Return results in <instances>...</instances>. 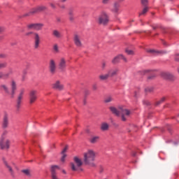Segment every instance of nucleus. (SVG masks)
Returning a JSON list of instances; mask_svg holds the SVG:
<instances>
[{"instance_id": "obj_42", "label": "nucleus", "mask_w": 179, "mask_h": 179, "mask_svg": "<svg viewBox=\"0 0 179 179\" xmlns=\"http://www.w3.org/2000/svg\"><path fill=\"white\" fill-rule=\"evenodd\" d=\"M3 31H5V27H0V34H1V33H3Z\"/></svg>"}, {"instance_id": "obj_7", "label": "nucleus", "mask_w": 179, "mask_h": 179, "mask_svg": "<svg viewBox=\"0 0 179 179\" xmlns=\"http://www.w3.org/2000/svg\"><path fill=\"white\" fill-rule=\"evenodd\" d=\"M27 27L28 30H36V31H40V30H43V27H44V24L32 23L27 24Z\"/></svg>"}, {"instance_id": "obj_48", "label": "nucleus", "mask_w": 179, "mask_h": 179, "mask_svg": "<svg viewBox=\"0 0 179 179\" xmlns=\"http://www.w3.org/2000/svg\"><path fill=\"white\" fill-rule=\"evenodd\" d=\"M149 72H152V70H145L144 73H149Z\"/></svg>"}, {"instance_id": "obj_41", "label": "nucleus", "mask_w": 179, "mask_h": 179, "mask_svg": "<svg viewBox=\"0 0 179 179\" xmlns=\"http://www.w3.org/2000/svg\"><path fill=\"white\" fill-rule=\"evenodd\" d=\"M69 17L71 22H73V20H75V17L73 15H69Z\"/></svg>"}, {"instance_id": "obj_2", "label": "nucleus", "mask_w": 179, "mask_h": 179, "mask_svg": "<svg viewBox=\"0 0 179 179\" xmlns=\"http://www.w3.org/2000/svg\"><path fill=\"white\" fill-rule=\"evenodd\" d=\"M1 88L4 90L5 93H7V94H10V96L13 98L15 97V94H16V90H17V85H16V82L15 80H12L10 84V92H9V88H8V86L5 85H1Z\"/></svg>"}, {"instance_id": "obj_8", "label": "nucleus", "mask_w": 179, "mask_h": 179, "mask_svg": "<svg viewBox=\"0 0 179 179\" xmlns=\"http://www.w3.org/2000/svg\"><path fill=\"white\" fill-rule=\"evenodd\" d=\"M24 94V89H22L20 90V93L17 97V103H16V110L19 111L20 110V107H22V101L23 100V96Z\"/></svg>"}, {"instance_id": "obj_46", "label": "nucleus", "mask_w": 179, "mask_h": 179, "mask_svg": "<svg viewBox=\"0 0 179 179\" xmlns=\"http://www.w3.org/2000/svg\"><path fill=\"white\" fill-rule=\"evenodd\" d=\"M92 89H93V90H96L97 89V85H94L92 86Z\"/></svg>"}, {"instance_id": "obj_45", "label": "nucleus", "mask_w": 179, "mask_h": 179, "mask_svg": "<svg viewBox=\"0 0 179 179\" xmlns=\"http://www.w3.org/2000/svg\"><path fill=\"white\" fill-rule=\"evenodd\" d=\"M101 68H102V69H104L106 68V62L102 63Z\"/></svg>"}, {"instance_id": "obj_30", "label": "nucleus", "mask_w": 179, "mask_h": 179, "mask_svg": "<svg viewBox=\"0 0 179 179\" xmlns=\"http://www.w3.org/2000/svg\"><path fill=\"white\" fill-rule=\"evenodd\" d=\"M147 52H149V54H154L155 55H156V54H159L160 52L153 49H150L147 50Z\"/></svg>"}, {"instance_id": "obj_39", "label": "nucleus", "mask_w": 179, "mask_h": 179, "mask_svg": "<svg viewBox=\"0 0 179 179\" xmlns=\"http://www.w3.org/2000/svg\"><path fill=\"white\" fill-rule=\"evenodd\" d=\"M69 16H74L73 10L70 9L69 11Z\"/></svg>"}, {"instance_id": "obj_14", "label": "nucleus", "mask_w": 179, "mask_h": 179, "mask_svg": "<svg viewBox=\"0 0 179 179\" xmlns=\"http://www.w3.org/2000/svg\"><path fill=\"white\" fill-rule=\"evenodd\" d=\"M58 68L60 69V71H65V68H66V60L65 58H60L58 63Z\"/></svg>"}, {"instance_id": "obj_23", "label": "nucleus", "mask_w": 179, "mask_h": 179, "mask_svg": "<svg viewBox=\"0 0 179 179\" xmlns=\"http://www.w3.org/2000/svg\"><path fill=\"white\" fill-rule=\"evenodd\" d=\"M4 165L8 170L11 177H15V171H13V169H12V166L9 164H8L6 161H4Z\"/></svg>"}, {"instance_id": "obj_3", "label": "nucleus", "mask_w": 179, "mask_h": 179, "mask_svg": "<svg viewBox=\"0 0 179 179\" xmlns=\"http://www.w3.org/2000/svg\"><path fill=\"white\" fill-rule=\"evenodd\" d=\"M34 36V48L35 50H38L40 48V44H41V38L40 37V34L37 32L34 31H29L25 34V36Z\"/></svg>"}, {"instance_id": "obj_25", "label": "nucleus", "mask_w": 179, "mask_h": 179, "mask_svg": "<svg viewBox=\"0 0 179 179\" xmlns=\"http://www.w3.org/2000/svg\"><path fill=\"white\" fill-rule=\"evenodd\" d=\"M52 36H54V37H56V38H61L62 37V34H61V32L58 30H53Z\"/></svg>"}, {"instance_id": "obj_31", "label": "nucleus", "mask_w": 179, "mask_h": 179, "mask_svg": "<svg viewBox=\"0 0 179 179\" xmlns=\"http://www.w3.org/2000/svg\"><path fill=\"white\" fill-rule=\"evenodd\" d=\"M114 99L112 98V96H108L105 99L104 103H111V101H113Z\"/></svg>"}, {"instance_id": "obj_33", "label": "nucleus", "mask_w": 179, "mask_h": 179, "mask_svg": "<svg viewBox=\"0 0 179 179\" xmlns=\"http://www.w3.org/2000/svg\"><path fill=\"white\" fill-rule=\"evenodd\" d=\"M148 10H149V8L148 7H145L142 12L139 14V16H142V15L148 13Z\"/></svg>"}, {"instance_id": "obj_27", "label": "nucleus", "mask_w": 179, "mask_h": 179, "mask_svg": "<svg viewBox=\"0 0 179 179\" xmlns=\"http://www.w3.org/2000/svg\"><path fill=\"white\" fill-rule=\"evenodd\" d=\"M109 127L108 123L103 122L101 125V131H108Z\"/></svg>"}, {"instance_id": "obj_1", "label": "nucleus", "mask_w": 179, "mask_h": 179, "mask_svg": "<svg viewBox=\"0 0 179 179\" xmlns=\"http://www.w3.org/2000/svg\"><path fill=\"white\" fill-rule=\"evenodd\" d=\"M96 160V152L92 150H89L83 155V162L86 166L96 167L94 161Z\"/></svg>"}, {"instance_id": "obj_56", "label": "nucleus", "mask_w": 179, "mask_h": 179, "mask_svg": "<svg viewBox=\"0 0 179 179\" xmlns=\"http://www.w3.org/2000/svg\"><path fill=\"white\" fill-rule=\"evenodd\" d=\"M178 55H179V54H176V57H178Z\"/></svg>"}, {"instance_id": "obj_47", "label": "nucleus", "mask_w": 179, "mask_h": 179, "mask_svg": "<svg viewBox=\"0 0 179 179\" xmlns=\"http://www.w3.org/2000/svg\"><path fill=\"white\" fill-rule=\"evenodd\" d=\"M159 101H161V102L164 103V101H166V97H162L161 99V100H159Z\"/></svg>"}, {"instance_id": "obj_32", "label": "nucleus", "mask_w": 179, "mask_h": 179, "mask_svg": "<svg viewBox=\"0 0 179 179\" xmlns=\"http://www.w3.org/2000/svg\"><path fill=\"white\" fill-rule=\"evenodd\" d=\"M153 90H154V88L152 87H148L145 89V93H152Z\"/></svg>"}, {"instance_id": "obj_22", "label": "nucleus", "mask_w": 179, "mask_h": 179, "mask_svg": "<svg viewBox=\"0 0 179 179\" xmlns=\"http://www.w3.org/2000/svg\"><path fill=\"white\" fill-rule=\"evenodd\" d=\"M109 109L111 111V113H113L117 117H120V115H121V111H120V107L118 109H117V108L114 106H110Z\"/></svg>"}, {"instance_id": "obj_26", "label": "nucleus", "mask_w": 179, "mask_h": 179, "mask_svg": "<svg viewBox=\"0 0 179 179\" xmlns=\"http://www.w3.org/2000/svg\"><path fill=\"white\" fill-rule=\"evenodd\" d=\"M99 78L101 80H108V78H110V76L108 73H107L106 74L99 75Z\"/></svg>"}, {"instance_id": "obj_51", "label": "nucleus", "mask_w": 179, "mask_h": 179, "mask_svg": "<svg viewBox=\"0 0 179 179\" xmlns=\"http://www.w3.org/2000/svg\"><path fill=\"white\" fill-rule=\"evenodd\" d=\"M62 173L63 174H66V171L65 170H62Z\"/></svg>"}, {"instance_id": "obj_60", "label": "nucleus", "mask_w": 179, "mask_h": 179, "mask_svg": "<svg viewBox=\"0 0 179 179\" xmlns=\"http://www.w3.org/2000/svg\"><path fill=\"white\" fill-rule=\"evenodd\" d=\"M176 61H178V59H177V58H176Z\"/></svg>"}, {"instance_id": "obj_57", "label": "nucleus", "mask_w": 179, "mask_h": 179, "mask_svg": "<svg viewBox=\"0 0 179 179\" xmlns=\"http://www.w3.org/2000/svg\"><path fill=\"white\" fill-rule=\"evenodd\" d=\"M84 104H86V101H84Z\"/></svg>"}, {"instance_id": "obj_9", "label": "nucleus", "mask_w": 179, "mask_h": 179, "mask_svg": "<svg viewBox=\"0 0 179 179\" xmlns=\"http://www.w3.org/2000/svg\"><path fill=\"white\" fill-rule=\"evenodd\" d=\"M10 148V140L8 138H0V148L2 150H8Z\"/></svg>"}, {"instance_id": "obj_44", "label": "nucleus", "mask_w": 179, "mask_h": 179, "mask_svg": "<svg viewBox=\"0 0 179 179\" xmlns=\"http://www.w3.org/2000/svg\"><path fill=\"white\" fill-rule=\"evenodd\" d=\"M0 58H6V55H5V54H0Z\"/></svg>"}, {"instance_id": "obj_13", "label": "nucleus", "mask_w": 179, "mask_h": 179, "mask_svg": "<svg viewBox=\"0 0 179 179\" xmlns=\"http://www.w3.org/2000/svg\"><path fill=\"white\" fill-rule=\"evenodd\" d=\"M36 100H37V91L31 90L29 92V103L34 104V103H36Z\"/></svg>"}, {"instance_id": "obj_52", "label": "nucleus", "mask_w": 179, "mask_h": 179, "mask_svg": "<svg viewBox=\"0 0 179 179\" xmlns=\"http://www.w3.org/2000/svg\"><path fill=\"white\" fill-rule=\"evenodd\" d=\"M60 8H61L62 9H65V6H61Z\"/></svg>"}, {"instance_id": "obj_15", "label": "nucleus", "mask_w": 179, "mask_h": 179, "mask_svg": "<svg viewBox=\"0 0 179 179\" xmlns=\"http://www.w3.org/2000/svg\"><path fill=\"white\" fill-rule=\"evenodd\" d=\"M120 59H123V61H124V62H127V58L125 57H124V55H119L116 57H115L113 59H112V64H118V62H120Z\"/></svg>"}, {"instance_id": "obj_49", "label": "nucleus", "mask_w": 179, "mask_h": 179, "mask_svg": "<svg viewBox=\"0 0 179 179\" xmlns=\"http://www.w3.org/2000/svg\"><path fill=\"white\" fill-rule=\"evenodd\" d=\"M103 171H104V168L103 167H101L99 169V172L100 173H103Z\"/></svg>"}, {"instance_id": "obj_40", "label": "nucleus", "mask_w": 179, "mask_h": 179, "mask_svg": "<svg viewBox=\"0 0 179 179\" xmlns=\"http://www.w3.org/2000/svg\"><path fill=\"white\" fill-rule=\"evenodd\" d=\"M141 3L144 6H146V5H148V0H141Z\"/></svg>"}, {"instance_id": "obj_24", "label": "nucleus", "mask_w": 179, "mask_h": 179, "mask_svg": "<svg viewBox=\"0 0 179 179\" xmlns=\"http://www.w3.org/2000/svg\"><path fill=\"white\" fill-rule=\"evenodd\" d=\"M68 150V146H66L64 149L62 151V158H61V162H65V159H66V151Z\"/></svg>"}, {"instance_id": "obj_34", "label": "nucleus", "mask_w": 179, "mask_h": 179, "mask_svg": "<svg viewBox=\"0 0 179 179\" xmlns=\"http://www.w3.org/2000/svg\"><path fill=\"white\" fill-rule=\"evenodd\" d=\"M6 135H8V131L5 130L2 134H1V136L0 138V139H6Z\"/></svg>"}, {"instance_id": "obj_18", "label": "nucleus", "mask_w": 179, "mask_h": 179, "mask_svg": "<svg viewBox=\"0 0 179 179\" xmlns=\"http://www.w3.org/2000/svg\"><path fill=\"white\" fill-rule=\"evenodd\" d=\"M118 72H120V69L117 68L111 69L108 71V74L110 78H113V76H117L118 75Z\"/></svg>"}, {"instance_id": "obj_53", "label": "nucleus", "mask_w": 179, "mask_h": 179, "mask_svg": "<svg viewBox=\"0 0 179 179\" xmlns=\"http://www.w3.org/2000/svg\"><path fill=\"white\" fill-rule=\"evenodd\" d=\"M57 22H61V20L59 18H58Z\"/></svg>"}, {"instance_id": "obj_38", "label": "nucleus", "mask_w": 179, "mask_h": 179, "mask_svg": "<svg viewBox=\"0 0 179 179\" xmlns=\"http://www.w3.org/2000/svg\"><path fill=\"white\" fill-rule=\"evenodd\" d=\"M53 50L55 52H58L59 51V50L58 49V45H55L53 46Z\"/></svg>"}, {"instance_id": "obj_59", "label": "nucleus", "mask_w": 179, "mask_h": 179, "mask_svg": "<svg viewBox=\"0 0 179 179\" xmlns=\"http://www.w3.org/2000/svg\"><path fill=\"white\" fill-rule=\"evenodd\" d=\"M0 13H2V11H1V10H0Z\"/></svg>"}, {"instance_id": "obj_11", "label": "nucleus", "mask_w": 179, "mask_h": 179, "mask_svg": "<svg viewBox=\"0 0 179 179\" xmlns=\"http://www.w3.org/2000/svg\"><path fill=\"white\" fill-rule=\"evenodd\" d=\"M73 41L75 45H76V47L78 48L83 47V44L82 43V37L80 35L75 34L73 36Z\"/></svg>"}, {"instance_id": "obj_37", "label": "nucleus", "mask_w": 179, "mask_h": 179, "mask_svg": "<svg viewBox=\"0 0 179 179\" xmlns=\"http://www.w3.org/2000/svg\"><path fill=\"white\" fill-rule=\"evenodd\" d=\"M103 5H108L110 3V0H101Z\"/></svg>"}, {"instance_id": "obj_21", "label": "nucleus", "mask_w": 179, "mask_h": 179, "mask_svg": "<svg viewBox=\"0 0 179 179\" xmlns=\"http://www.w3.org/2000/svg\"><path fill=\"white\" fill-rule=\"evenodd\" d=\"M161 76L162 78H164V79H168L169 80H171L174 78V76H173L171 73H169V72H162L161 73Z\"/></svg>"}, {"instance_id": "obj_20", "label": "nucleus", "mask_w": 179, "mask_h": 179, "mask_svg": "<svg viewBox=\"0 0 179 179\" xmlns=\"http://www.w3.org/2000/svg\"><path fill=\"white\" fill-rule=\"evenodd\" d=\"M52 87L57 90H64V85H62L59 80H57L52 84Z\"/></svg>"}, {"instance_id": "obj_36", "label": "nucleus", "mask_w": 179, "mask_h": 179, "mask_svg": "<svg viewBox=\"0 0 179 179\" xmlns=\"http://www.w3.org/2000/svg\"><path fill=\"white\" fill-rule=\"evenodd\" d=\"M8 64L6 62L0 63V69H3V68H6Z\"/></svg>"}, {"instance_id": "obj_54", "label": "nucleus", "mask_w": 179, "mask_h": 179, "mask_svg": "<svg viewBox=\"0 0 179 179\" xmlns=\"http://www.w3.org/2000/svg\"><path fill=\"white\" fill-rule=\"evenodd\" d=\"M120 2H124V0H119Z\"/></svg>"}, {"instance_id": "obj_43", "label": "nucleus", "mask_w": 179, "mask_h": 179, "mask_svg": "<svg viewBox=\"0 0 179 179\" xmlns=\"http://www.w3.org/2000/svg\"><path fill=\"white\" fill-rule=\"evenodd\" d=\"M162 101H158L155 103V106H160V104H162Z\"/></svg>"}, {"instance_id": "obj_12", "label": "nucleus", "mask_w": 179, "mask_h": 179, "mask_svg": "<svg viewBox=\"0 0 179 179\" xmlns=\"http://www.w3.org/2000/svg\"><path fill=\"white\" fill-rule=\"evenodd\" d=\"M45 9V6H38L35 8H33L29 11V13L25 14V16H31V15H34V13H38V12H43Z\"/></svg>"}, {"instance_id": "obj_16", "label": "nucleus", "mask_w": 179, "mask_h": 179, "mask_svg": "<svg viewBox=\"0 0 179 179\" xmlns=\"http://www.w3.org/2000/svg\"><path fill=\"white\" fill-rule=\"evenodd\" d=\"M110 10L113 13L118 14L120 12V3L118 1H115L113 4Z\"/></svg>"}, {"instance_id": "obj_50", "label": "nucleus", "mask_w": 179, "mask_h": 179, "mask_svg": "<svg viewBox=\"0 0 179 179\" xmlns=\"http://www.w3.org/2000/svg\"><path fill=\"white\" fill-rule=\"evenodd\" d=\"M50 6H52L53 8H55V5H54V3H51Z\"/></svg>"}, {"instance_id": "obj_62", "label": "nucleus", "mask_w": 179, "mask_h": 179, "mask_svg": "<svg viewBox=\"0 0 179 179\" xmlns=\"http://www.w3.org/2000/svg\"><path fill=\"white\" fill-rule=\"evenodd\" d=\"M0 40H1V37H0Z\"/></svg>"}, {"instance_id": "obj_4", "label": "nucleus", "mask_w": 179, "mask_h": 179, "mask_svg": "<svg viewBox=\"0 0 179 179\" xmlns=\"http://www.w3.org/2000/svg\"><path fill=\"white\" fill-rule=\"evenodd\" d=\"M73 160L74 163H71V169L72 171H82V168H80L83 165L82 159L78 157H74Z\"/></svg>"}, {"instance_id": "obj_19", "label": "nucleus", "mask_w": 179, "mask_h": 179, "mask_svg": "<svg viewBox=\"0 0 179 179\" xmlns=\"http://www.w3.org/2000/svg\"><path fill=\"white\" fill-rule=\"evenodd\" d=\"M12 73H13V70L12 69H10L8 72L6 73L0 72V79H8Z\"/></svg>"}, {"instance_id": "obj_29", "label": "nucleus", "mask_w": 179, "mask_h": 179, "mask_svg": "<svg viewBox=\"0 0 179 179\" xmlns=\"http://www.w3.org/2000/svg\"><path fill=\"white\" fill-rule=\"evenodd\" d=\"M22 173L24 174V176H27V177H30L31 176V171H30V169L22 170Z\"/></svg>"}, {"instance_id": "obj_28", "label": "nucleus", "mask_w": 179, "mask_h": 179, "mask_svg": "<svg viewBox=\"0 0 179 179\" xmlns=\"http://www.w3.org/2000/svg\"><path fill=\"white\" fill-rule=\"evenodd\" d=\"M99 139H100L99 136H93L90 139V143H97L99 142Z\"/></svg>"}, {"instance_id": "obj_55", "label": "nucleus", "mask_w": 179, "mask_h": 179, "mask_svg": "<svg viewBox=\"0 0 179 179\" xmlns=\"http://www.w3.org/2000/svg\"><path fill=\"white\" fill-rule=\"evenodd\" d=\"M66 0H62V2H66Z\"/></svg>"}, {"instance_id": "obj_61", "label": "nucleus", "mask_w": 179, "mask_h": 179, "mask_svg": "<svg viewBox=\"0 0 179 179\" xmlns=\"http://www.w3.org/2000/svg\"><path fill=\"white\" fill-rule=\"evenodd\" d=\"M134 156H135V154H134Z\"/></svg>"}, {"instance_id": "obj_58", "label": "nucleus", "mask_w": 179, "mask_h": 179, "mask_svg": "<svg viewBox=\"0 0 179 179\" xmlns=\"http://www.w3.org/2000/svg\"><path fill=\"white\" fill-rule=\"evenodd\" d=\"M164 45H166V43L164 42Z\"/></svg>"}, {"instance_id": "obj_10", "label": "nucleus", "mask_w": 179, "mask_h": 179, "mask_svg": "<svg viewBox=\"0 0 179 179\" xmlns=\"http://www.w3.org/2000/svg\"><path fill=\"white\" fill-rule=\"evenodd\" d=\"M8 127H9V113H8V112H4L3 116L2 128H3V129H6Z\"/></svg>"}, {"instance_id": "obj_5", "label": "nucleus", "mask_w": 179, "mask_h": 179, "mask_svg": "<svg viewBox=\"0 0 179 179\" xmlns=\"http://www.w3.org/2000/svg\"><path fill=\"white\" fill-rule=\"evenodd\" d=\"M108 22H110L108 14H107L106 11H102L98 17L99 24H103V26H106L108 24Z\"/></svg>"}, {"instance_id": "obj_17", "label": "nucleus", "mask_w": 179, "mask_h": 179, "mask_svg": "<svg viewBox=\"0 0 179 179\" xmlns=\"http://www.w3.org/2000/svg\"><path fill=\"white\" fill-rule=\"evenodd\" d=\"M49 69L51 73H55V70L57 69V64H55V61H54V59H50L49 63Z\"/></svg>"}, {"instance_id": "obj_6", "label": "nucleus", "mask_w": 179, "mask_h": 179, "mask_svg": "<svg viewBox=\"0 0 179 179\" xmlns=\"http://www.w3.org/2000/svg\"><path fill=\"white\" fill-rule=\"evenodd\" d=\"M119 110L120 111L122 121H127L126 117H129L131 115V110L125 108L124 106H120Z\"/></svg>"}, {"instance_id": "obj_35", "label": "nucleus", "mask_w": 179, "mask_h": 179, "mask_svg": "<svg viewBox=\"0 0 179 179\" xmlns=\"http://www.w3.org/2000/svg\"><path fill=\"white\" fill-rule=\"evenodd\" d=\"M125 52H127V54H128V55H134V54H135V52L133 50L129 49H127Z\"/></svg>"}]
</instances>
